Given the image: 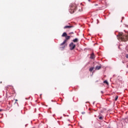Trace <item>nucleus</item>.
<instances>
[{
  "label": "nucleus",
  "mask_w": 128,
  "mask_h": 128,
  "mask_svg": "<svg viewBox=\"0 0 128 128\" xmlns=\"http://www.w3.org/2000/svg\"><path fill=\"white\" fill-rule=\"evenodd\" d=\"M74 4H70V9L69 10V12L71 13V14H74V12H76V10H74Z\"/></svg>",
  "instance_id": "obj_1"
},
{
  "label": "nucleus",
  "mask_w": 128,
  "mask_h": 128,
  "mask_svg": "<svg viewBox=\"0 0 128 128\" xmlns=\"http://www.w3.org/2000/svg\"><path fill=\"white\" fill-rule=\"evenodd\" d=\"M70 50H72L76 48V44H74V42H72L70 44Z\"/></svg>",
  "instance_id": "obj_2"
},
{
  "label": "nucleus",
  "mask_w": 128,
  "mask_h": 128,
  "mask_svg": "<svg viewBox=\"0 0 128 128\" xmlns=\"http://www.w3.org/2000/svg\"><path fill=\"white\" fill-rule=\"evenodd\" d=\"M74 28V26H64V28Z\"/></svg>",
  "instance_id": "obj_3"
},
{
  "label": "nucleus",
  "mask_w": 128,
  "mask_h": 128,
  "mask_svg": "<svg viewBox=\"0 0 128 128\" xmlns=\"http://www.w3.org/2000/svg\"><path fill=\"white\" fill-rule=\"evenodd\" d=\"M117 80H118V82H122V76H118L117 78Z\"/></svg>",
  "instance_id": "obj_4"
},
{
  "label": "nucleus",
  "mask_w": 128,
  "mask_h": 128,
  "mask_svg": "<svg viewBox=\"0 0 128 128\" xmlns=\"http://www.w3.org/2000/svg\"><path fill=\"white\" fill-rule=\"evenodd\" d=\"M90 58H92V60H94V54L92 53Z\"/></svg>",
  "instance_id": "obj_5"
},
{
  "label": "nucleus",
  "mask_w": 128,
  "mask_h": 128,
  "mask_svg": "<svg viewBox=\"0 0 128 128\" xmlns=\"http://www.w3.org/2000/svg\"><path fill=\"white\" fill-rule=\"evenodd\" d=\"M68 36V34H66V32H64L62 34V37H66Z\"/></svg>",
  "instance_id": "obj_6"
},
{
  "label": "nucleus",
  "mask_w": 128,
  "mask_h": 128,
  "mask_svg": "<svg viewBox=\"0 0 128 128\" xmlns=\"http://www.w3.org/2000/svg\"><path fill=\"white\" fill-rule=\"evenodd\" d=\"M72 42H78V38H76L72 40Z\"/></svg>",
  "instance_id": "obj_7"
},
{
  "label": "nucleus",
  "mask_w": 128,
  "mask_h": 128,
  "mask_svg": "<svg viewBox=\"0 0 128 128\" xmlns=\"http://www.w3.org/2000/svg\"><path fill=\"white\" fill-rule=\"evenodd\" d=\"M102 66H96V70H98L101 68Z\"/></svg>",
  "instance_id": "obj_8"
},
{
  "label": "nucleus",
  "mask_w": 128,
  "mask_h": 128,
  "mask_svg": "<svg viewBox=\"0 0 128 128\" xmlns=\"http://www.w3.org/2000/svg\"><path fill=\"white\" fill-rule=\"evenodd\" d=\"M94 67L90 68L89 69L90 72H92V70H94Z\"/></svg>",
  "instance_id": "obj_9"
},
{
  "label": "nucleus",
  "mask_w": 128,
  "mask_h": 128,
  "mask_svg": "<svg viewBox=\"0 0 128 128\" xmlns=\"http://www.w3.org/2000/svg\"><path fill=\"white\" fill-rule=\"evenodd\" d=\"M66 40H66H70V36H68V35L65 37Z\"/></svg>",
  "instance_id": "obj_10"
},
{
  "label": "nucleus",
  "mask_w": 128,
  "mask_h": 128,
  "mask_svg": "<svg viewBox=\"0 0 128 128\" xmlns=\"http://www.w3.org/2000/svg\"><path fill=\"white\" fill-rule=\"evenodd\" d=\"M66 42V40H64V41L63 42H62L60 44V46H64V44Z\"/></svg>",
  "instance_id": "obj_11"
},
{
  "label": "nucleus",
  "mask_w": 128,
  "mask_h": 128,
  "mask_svg": "<svg viewBox=\"0 0 128 128\" xmlns=\"http://www.w3.org/2000/svg\"><path fill=\"white\" fill-rule=\"evenodd\" d=\"M104 83L106 84H108V82L106 80H104Z\"/></svg>",
  "instance_id": "obj_12"
},
{
  "label": "nucleus",
  "mask_w": 128,
  "mask_h": 128,
  "mask_svg": "<svg viewBox=\"0 0 128 128\" xmlns=\"http://www.w3.org/2000/svg\"><path fill=\"white\" fill-rule=\"evenodd\" d=\"M120 38H121V40H122V38H124L122 37V34H120Z\"/></svg>",
  "instance_id": "obj_13"
},
{
  "label": "nucleus",
  "mask_w": 128,
  "mask_h": 128,
  "mask_svg": "<svg viewBox=\"0 0 128 128\" xmlns=\"http://www.w3.org/2000/svg\"><path fill=\"white\" fill-rule=\"evenodd\" d=\"M118 96H116V97H115V100H118Z\"/></svg>",
  "instance_id": "obj_14"
},
{
  "label": "nucleus",
  "mask_w": 128,
  "mask_h": 128,
  "mask_svg": "<svg viewBox=\"0 0 128 128\" xmlns=\"http://www.w3.org/2000/svg\"><path fill=\"white\" fill-rule=\"evenodd\" d=\"M98 118H99V120H102V117L100 116Z\"/></svg>",
  "instance_id": "obj_15"
},
{
  "label": "nucleus",
  "mask_w": 128,
  "mask_h": 128,
  "mask_svg": "<svg viewBox=\"0 0 128 128\" xmlns=\"http://www.w3.org/2000/svg\"><path fill=\"white\" fill-rule=\"evenodd\" d=\"M126 58H128V54H126Z\"/></svg>",
  "instance_id": "obj_16"
},
{
  "label": "nucleus",
  "mask_w": 128,
  "mask_h": 128,
  "mask_svg": "<svg viewBox=\"0 0 128 128\" xmlns=\"http://www.w3.org/2000/svg\"><path fill=\"white\" fill-rule=\"evenodd\" d=\"M86 114V112H82V114Z\"/></svg>",
  "instance_id": "obj_17"
},
{
  "label": "nucleus",
  "mask_w": 128,
  "mask_h": 128,
  "mask_svg": "<svg viewBox=\"0 0 128 128\" xmlns=\"http://www.w3.org/2000/svg\"><path fill=\"white\" fill-rule=\"evenodd\" d=\"M116 74L113 75V78H114L116 76Z\"/></svg>",
  "instance_id": "obj_18"
},
{
  "label": "nucleus",
  "mask_w": 128,
  "mask_h": 128,
  "mask_svg": "<svg viewBox=\"0 0 128 128\" xmlns=\"http://www.w3.org/2000/svg\"><path fill=\"white\" fill-rule=\"evenodd\" d=\"M102 94H104V92L101 91Z\"/></svg>",
  "instance_id": "obj_19"
},
{
  "label": "nucleus",
  "mask_w": 128,
  "mask_h": 128,
  "mask_svg": "<svg viewBox=\"0 0 128 128\" xmlns=\"http://www.w3.org/2000/svg\"><path fill=\"white\" fill-rule=\"evenodd\" d=\"M2 110L0 109V112H2Z\"/></svg>",
  "instance_id": "obj_20"
},
{
  "label": "nucleus",
  "mask_w": 128,
  "mask_h": 128,
  "mask_svg": "<svg viewBox=\"0 0 128 128\" xmlns=\"http://www.w3.org/2000/svg\"><path fill=\"white\" fill-rule=\"evenodd\" d=\"M70 34H74V32H70Z\"/></svg>",
  "instance_id": "obj_21"
},
{
  "label": "nucleus",
  "mask_w": 128,
  "mask_h": 128,
  "mask_svg": "<svg viewBox=\"0 0 128 128\" xmlns=\"http://www.w3.org/2000/svg\"><path fill=\"white\" fill-rule=\"evenodd\" d=\"M16 102H18V100L16 99Z\"/></svg>",
  "instance_id": "obj_22"
},
{
  "label": "nucleus",
  "mask_w": 128,
  "mask_h": 128,
  "mask_svg": "<svg viewBox=\"0 0 128 128\" xmlns=\"http://www.w3.org/2000/svg\"><path fill=\"white\" fill-rule=\"evenodd\" d=\"M26 100H28V98H26Z\"/></svg>",
  "instance_id": "obj_23"
},
{
  "label": "nucleus",
  "mask_w": 128,
  "mask_h": 128,
  "mask_svg": "<svg viewBox=\"0 0 128 128\" xmlns=\"http://www.w3.org/2000/svg\"><path fill=\"white\" fill-rule=\"evenodd\" d=\"M6 88H8V86H6Z\"/></svg>",
  "instance_id": "obj_24"
},
{
  "label": "nucleus",
  "mask_w": 128,
  "mask_h": 128,
  "mask_svg": "<svg viewBox=\"0 0 128 128\" xmlns=\"http://www.w3.org/2000/svg\"><path fill=\"white\" fill-rule=\"evenodd\" d=\"M40 96H42V94H40Z\"/></svg>",
  "instance_id": "obj_25"
},
{
  "label": "nucleus",
  "mask_w": 128,
  "mask_h": 128,
  "mask_svg": "<svg viewBox=\"0 0 128 128\" xmlns=\"http://www.w3.org/2000/svg\"><path fill=\"white\" fill-rule=\"evenodd\" d=\"M93 104H94V102H93Z\"/></svg>",
  "instance_id": "obj_26"
},
{
  "label": "nucleus",
  "mask_w": 128,
  "mask_h": 128,
  "mask_svg": "<svg viewBox=\"0 0 128 128\" xmlns=\"http://www.w3.org/2000/svg\"><path fill=\"white\" fill-rule=\"evenodd\" d=\"M88 0V2H90V0Z\"/></svg>",
  "instance_id": "obj_27"
},
{
  "label": "nucleus",
  "mask_w": 128,
  "mask_h": 128,
  "mask_svg": "<svg viewBox=\"0 0 128 128\" xmlns=\"http://www.w3.org/2000/svg\"><path fill=\"white\" fill-rule=\"evenodd\" d=\"M53 116H54V114L53 115Z\"/></svg>",
  "instance_id": "obj_28"
},
{
  "label": "nucleus",
  "mask_w": 128,
  "mask_h": 128,
  "mask_svg": "<svg viewBox=\"0 0 128 128\" xmlns=\"http://www.w3.org/2000/svg\"><path fill=\"white\" fill-rule=\"evenodd\" d=\"M96 6H98V4H96Z\"/></svg>",
  "instance_id": "obj_29"
},
{
  "label": "nucleus",
  "mask_w": 128,
  "mask_h": 128,
  "mask_svg": "<svg viewBox=\"0 0 128 128\" xmlns=\"http://www.w3.org/2000/svg\"><path fill=\"white\" fill-rule=\"evenodd\" d=\"M98 22V20H97Z\"/></svg>",
  "instance_id": "obj_30"
},
{
  "label": "nucleus",
  "mask_w": 128,
  "mask_h": 128,
  "mask_svg": "<svg viewBox=\"0 0 128 128\" xmlns=\"http://www.w3.org/2000/svg\"><path fill=\"white\" fill-rule=\"evenodd\" d=\"M96 82H98V80H97V81H96Z\"/></svg>",
  "instance_id": "obj_31"
},
{
  "label": "nucleus",
  "mask_w": 128,
  "mask_h": 128,
  "mask_svg": "<svg viewBox=\"0 0 128 128\" xmlns=\"http://www.w3.org/2000/svg\"><path fill=\"white\" fill-rule=\"evenodd\" d=\"M0 84H2V82H0Z\"/></svg>",
  "instance_id": "obj_32"
}]
</instances>
